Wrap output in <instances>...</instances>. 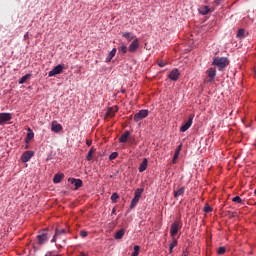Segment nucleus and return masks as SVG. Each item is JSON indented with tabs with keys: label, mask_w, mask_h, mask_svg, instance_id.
I'll list each match as a JSON object with an SVG mask.
<instances>
[{
	"label": "nucleus",
	"mask_w": 256,
	"mask_h": 256,
	"mask_svg": "<svg viewBox=\"0 0 256 256\" xmlns=\"http://www.w3.org/2000/svg\"><path fill=\"white\" fill-rule=\"evenodd\" d=\"M55 241H57V236L54 235V237L51 240V243H55Z\"/></svg>",
	"instance_id": "nucleus-43"
},
{
	"label": "nucleus",
	"mask_w": 256,
	"mask_h": 256,
	"mask_svg": "<svg viewBox=\"0 0 256 256\" xmlns=\"http://www.w3.org/2000/svg\"><path fill=\"white\" fill-rule=\"evenodd\" d=\"M119 199V194L113 193L111 196L112 203H117V200Z\"/></svg>",
	"instance_id": "nucleus-31"
},
{
	"label": "nucleus",
	"mask_w": 256,
	"mask_h": 256,
	"mask_svg": "<svg viewBox=\"0 0 256 256\" xmlns=\"http://www.w3.org/2000/svg\"><path fill=\"white\" fill-rule=\"evenodd\" d=\"M179 151H175V153H174V157H173V163H175V160L176 159H179Z\"/></svg>",
	"instance_id": "nucleus-39"
},
{
	"label": "nucleus",
	"mask_w": 256,
	"mask_h": 256,
	"mask_svg": "<svg viewBox=\"0 0 256 256\" xmlns=\"http://www.w3.org/2000/svg\"><path fill=\"white\" fill-rule=\"evenodd\" d=\"M122 37H124V39H127V41H133V39H135V36L131 32H124L122 34Z\"/></svg>",
	"instance_id": "nucleus-20"
},
{
	"label": "nucleus",
	"mask_w": 256,
	"mask_h": 256,
	"mask_svg": "<svg viewBox=\"0 0 256 256\" xmlns=\"http://www.w3.org/2000/svg\"><path fill=\"white\" fill-rule=\"evenodd\" d=\"M181 256H187V250L183 251Z\"/></svg>",
	"instance_id": "nucleus-46"
},
{
	"label": "nucleus",
	"mask_w": 256,
	"mask_h": 256,
	"mask_svg": "<svg viewBox=\"0 0 256 256\" xmlns=\"http://www.w3.org/2000/svg\"><path fill=\"white\" fill-rule=\"evenodd\" d=\"M92 141L91 140H87L86 141V145H88V147H91Z\"/></svg>",
	"instance_id": "nucleus-42"
},
{
	"label": "nucleus",
	"mask_w": 256,
	"mask_h": 256,
	"mask_svg": "<svg viewBox=\"0 0 256 256\" xmlns=\"http://www.w3.org/2000/svg\"><path fill=\"white\" fill-rule=\"evenodd\" d=\"M63 69H65V67L63 66V64H59V65L55 66V67L48 73V76H49V77H55V75H61V73H63Z\"/></svg>",
	"instance_id": "nucleus-4"
},
{
	"label": "nucleus",
	"mask_w": 256,
	"mask_h": 256,
	"mask_svg": "<svg viewBox=\"0 0 256 256\" xmlns=\"http://www.w3.org/2000/svg\"><path fill=\"white\" fill-rule=\"evenodd\" d=\"M165 65H167V63L163 60L158 61V67H165Z\"/></svg>",
	"instance_id": "nucleus-38"
},
{
	"label": "nucleus",
	"mask_w": 256,
	"mask_h": 256,
	"mask_svg": "<svg viewBox=\"0 0 256 256\" xmlns=\"http://www.w3.org/2000/svg\"><path fill=\"white\" fill-rule=\"evenodd\" d=\"M138 203H139V198L134 196V198L130 203V209H135Z\"/></svg>",
	"instance_id": "nucleus-24"
},
{
	"label": "nucleus",
	"mask_w": 256,
	"mask_h": 256,
	"mask_svg": "<svg viewBox=\"0 0 256 256\" xmlns=\"http://www.w3.org/2000/svg\"><path fill=\"white\" fill-rule=\"evenodd\" d=\"M209 11H211L209 6H202V7L199 8V14L200 15H207L209 13Z\"/></svg>",
	"instance_id": "nucleus-19"
},
{
	"label": "nucleus",
	"mask_w": 256,
	"mask_h": 256,
	"mask_svg": "<svg viewBox=\"0 0 256 256\" xmlns=\"http://www.w3.org/2000/svg\"><path fill=\"white\" fill-rule=\"evenodd\" d=\"M149 115V110H140L138 113L134 115V121L139 123V121H143Z\"/></svg>",
	"instance_id": "nucleus-3"
},
{
	"label": "nucleus",
	"mask_w": 256,
	"mask_h": 256,
	"mask_svg": "<svg viewBox=\"0 0 256 256\" xmlns=\"http://www.w3.org/2000/svg\"><path fill=\"white\" fill-rule=\"evenodd\" d=\"M125 236V229H120L118 232L115 234V239H123Z\"/></svg>",
	"instance_id": "nucleus-22"
},
{
	"label": "nucleus",
	"mask_w": 256,
	"mask_h": 256,
	"mask_svg": "<svg viewBox=\"0 0 256 256\" xmlns=\"http://www.w3.org/2000/svg\"><path fill=\"white\" fill-rule=\"evenodd\" d=\"M68 181L69 183L74 185L75 191H77V189H80V187H83V181L81 179L69 178Z\"/></svg>",
	"instance_id": "nucleus-11"
},
{
	"label": "nucleus",
	"mask_w": 256,
	"mask_h": 256,
	"mask_svg": "<svg viewBox=\"0 0 256 256\" xmlns=\"http://www.w3.org/2000/svg\"><path fill=\"white\" fill-rule=\"evenodd\" d=\"M116 53H117V48H113L106 58V63H111V60L113 59V57H115Z\"/></svg>",
	"instance_id": "nucleus-17"
},
{
	"label": "nucleus",
	"mask_w": 256,
	"mask_h": 256,
	"mask_svg": "<svg viewBox=\"0 0 256 256\" xmlns=\"http://www.w3.org/2000/svg\"><path fill=\"white\" fill-rule=\"evenodd\" d=\"M35 155L33 151H26L21 156L22 163H28V161H31V158Z\"/></svg>",
	"instance_id": "nucleus-9"
},
{
	"label": "nucleus",
	"mask_w": 256,
	"mask_h": 256,
	"mask_svg": "<svg viewBox=\"0 0 256 256\" xmlns=\"http://www.w3.org/2000/svg\"><path fill=\"white\" fill-rule=\"evenodd\" d=\"M33 137H35V133H33V130H31V128H29L28 133L25 138V142L29 143L30 141H32Z\"/></svg>",
	"instance_id": "nucleus-18"
},
{
	"label": "nucleus",
	"mask_w": 256,
	"mask_h": 256,
	"mask_svg": "<svg viewBox=\"0 0 256 256\" xmlns=\"http://www.w3.org/2000/svg\"><path fill=\"white\" fill-rule=\"evenodd\" d=\"M117 111H119V107L117 106L109 107L106 112V117H109V118L115 117V113H117Z\"/></svg>",
	"instance_id": "nucleus-12"
},
{
	"label": "nucleus",
	"mask_w": 256,
	"mask_h": 256,
	"mask_svg": "<svg viewBox=\"0 0 256 256\" xmlns=\"http://www.w3.org/2000/svg\"><path fill=\"white\" fill-rule=\"evenodd\" d=\"M93 153H95V148H91L86 156L87 161H92L93 160Z\"/></svg>",
	"instance_id": "nucleus-25"
},
{
	"label": "nucleus",
	"mask_w": 256,
	"mask_h": 256,
	"mask_svg": "<svg viewBox=\"0 0 256 256\" xmlns=\"http://www.w3.org/2000/svg\"><path fill=\"white\" fill-rule=\"evenodd\" d=\"M194 115H190L188 120L180 127L181 133H185L192 125H193V118Z\"/></svg>",
	"instance_id": "nucleus-5"
},
{
	"label": "nucleus",
	"mask_w": 256,
	"mask_h": 256,
	"mask_svg": "<svg viewBox=\"0 0 256 256\" xmlns=\"http://www.w3.org/2000/svg\"><path fill=\"white\" fill-rule=\"evenodd\" d=\"M142 193H143V188H141V189L138 188L135 191V196L134 197H137L138 199H141Z\"/></svg>",
	"instance_id": "nucleus-30"
},
{
	"label": "nucleus",
	"mask_w": 256,
	"mask_h": 256,
	"mask_svg": "<svg viewBox=\"0 0 256 256\" xmlns=\"http://www.w3.org/2000/svg\"><path fill=\"white\" fill-rule=\"evenodd\" d=\"M225 251H226L225 247L218 248V255H223Z\"/></svg>",
	"instance_id": "nucleus-37"
},
{
	"label": "nucleus",
	"mask_w": 256,
	"mask_h": 256,
	"mask_svg": "<svg viewBox=\"0 0 256 256\" xmlns=\"http://www.w3.org/2000/svg\"><path fill=\"white\" fill-rule=\"evenodd\" d=\"M112 213H115V208H113Z\"/></svg>",
	"instance_id": "nucleus-48"
},
{
	"label": "nucleus",
	"mask_w": 256,
	"mask_h": 256,
	"mask_svg": "<svg viewBox=\"0 0 256 256\" xmlns=\"http://www.w3.org/2000/svg\"><path fill=\"white\" fill-rule=\"evenodd\" d=\"M206 73L209 77L210 83L215 81V77L217 76V70H215V68L208 69Z\"/></svg>",
	"instance_id": "nucleus-13"
},
{
	"label": "nucleus",
	"mask_w": 256,
	"mask_h": 256,
	"mask_svg": "<svg viewBox=\"0 0 256 256\" xmlns=\"http://www.w3.org/2000/svg\"><path fill=\"white\" fill-rule=\"evenodd\" d=\"M137 49H139V39L135 38L129 45L128 51L130 53H136Z\"/></svg>",
	"instance_id": "nucleus-10"
},
{
	"label": "nucleus",
	"mask_w": 256,
	"mask_h": 256,
	"mask_svg": "<svg viewBox=\"0 0 256 256\" xmlns=\"http://www.w3.org/2000/svg\"><path fill=\"white\" fill-rule=\"evenodd\" d=\"M25 39H29V32H27L25 35H24V40Z\"/></svg>",
	"instance_id": "nucleus-45"
},
{
	"label": "nucleus",
	"mask_w": 256,
	"mask_h": 256,
	"mask_svg": "<svg viewBox=\"0 0 256 256\" xmlns=\"http://www.w3.org/2000/svg\"><path fill=\"white\" fill-rule=\"evenodd\" d=\"M212 65H215L216 67H218L219 71H223V69H225V67H227V58H225V57L214 58Z\"/></svg>",
	"instance_id": "nucleus-1"
},
{
	"label": "nucleus",
	"mask_w": 256,
	"mask_h": 256,
	"mask_svg": "<svg viewBox=\"0 0 256 256\" xmlns=\"http://www.w3.org/2000/svg\"><path fill=\"white\" fill-rule=\"evenodd\" d=\"M211 211H213V208L209 204H205L204 213H211Z\"/></svg>",
	"instance_id": "nucleus-32"
},
{
	"label": "nucleus",
	"mask_w": 256,
	"mask_h": 256,
	"mask_svg": "<svg viewBox=\"0 0 256 256\" xmlns=\"http://www.w3.org/2000/svg\"><path fill=\"white\" fill-rule=\"evenodd\" d=\"M182 227L183 223H181L180 221H175L174 223H172L170 227L171 237H175L179 233V231H181Z\"/></svg>",
	"instance_id": "nucleus-2"
},
{
	"label": "nucleus",
	"mask_w": 256,
	"mask_h": 256,
	"mask_svg": "<svg viewBox=\"0 0 256 256\" xmlns=\"http://www.w3.org/2000/svg\"><path fill=\"white\" fill-rule=\"evenodd\" d=\"M31 78V74H26L24 75L20 80H19V84L23 85V83L27 82V79Z\"/></svg>",
	"instance_id": "nucleus-27"
},
{
	"label": "nucleus",
	"mask_w": 256,
	"mask_h": 256,
	"mask_svg": "<svg viewBox=\"0 0 256 256\" xmlns=\"http://www.w3.org/2000/svg\"><path fill=\"white\" fill-rule=\"evenodd\" d=\"M237 37L239 39H243L245 37V29H243V28L239 29L237 32Z\"/></svg>",
	"instance_id": "nucleus-28"
},
{
	"label": "nucleus",
	"mask_w": 256,
	"mask_h": 256,
	"mask_svg": "<svg viewBox=\"0 0 256 256\" xmlns=\"http://www.w3.org/2000/svg\"><path fill=\"white\" fill-rule=\"evenodd\" d=\"M118 51L120 53H123V55H125V53H127V46L122 45L120 48H118Z\"/></svg>",
	"instance_id": "nucleus-33"
},
{
	"label": "nucleus",
	"mask_w": 256,
	"mask_h": 256,
	"mask_svg": "<svg viewBox=\"0 0 256 256\" xmlns=\"http://www.w3.org/2000/svg\"><path fill=\"white\" fill-rule=\"evenodd\" d=\"M87 235H88L87 231H85V230L80 231V237H82L83 239H85V237H87Z\"/></svg>",
	"instance_id": "nucleus-36"
},
{
	"label": "nucleus",
	"mask_w": 256,
	"mask_h": 256,
	"mask_svg": "<svg viewBox=\"0 0 256 256\" xmlns=\"http://www.w3.org/2000/svg\"><path fill=\"white\" fill-rule=\"evenodd\" d=\"M129 137H131V132L125 131L119 138V143H127L129 140Z\"/></svg>",
	"instance_id": "nucleus-14"
},
{
	"label": "nucleus",
	"mask_w": 256,
	"mask_h": 256,
	"mask_svg": "<svg viewBox=\"0 0 256 256\" xmlns=\"http://www.w3.org/2000/svg\"><path fill=\"white\" fill-rule=\"evenodd\" d=\"M254 73H255V75H256V67L254 68Z\"/></svg>",
	"instance_id": "nucleus-47"
},
{
	"label": "nucleus",
	"mask_w": 256,
	"mask_h": 256,
	"mask_svg": "<svg viewBox=\"0 0 256 256\" xmlns=\"http://www.w3.org/2000/svg\"><path fill=\"white\" fill-rule=\"evenodd\" d=\"M185 195V187H181L178 191L174 192V197L177 199V197H181Z\"/></svg>",
	"instance_id": "nucleus-21"
},
{
	"label": "nucleus",
	"mask_w": 256,
	"mask_h": 256,
	"mask_svg": "<svg viewBox=\"0 0 256 256\" xmlns=\"http://www.w3.org/2000/svg\"><path fill=\"white\" fill-rule=\"evenodd\" d=\"M232 201L234 203H243V199H241V197L239 196H235L234 198H232Z\"/></svg>",
	"instance_id": "nucleus-35"
},
{
	"label": "nucleus",
	"mask_w": 256,
	"mask_h": 256,
	"mask_svg": "<svg viewBox=\"0 0 256 256\" xmlns=\"http://www.w3.org/2000/svg\"><path fill=\"white\" fill-rule=\"evenodd\" d=\"M13 119V115L11 113H0V125H5V123H9Z\"/></svg>",
	"instance_id": "nucleus-7"
},
{
	"label": "nucleus",
	"mask_w": 256,
	"mask_h": 256,
	"mask_svg": "<svg viewBox=\"0 0 256 256\" xmlns=\"http://www.w3.org/2000/svg\"><path fill=\"white\" fill-rule=\"evenodd\" d=\"M46 256H61V255H59V254L56 255V254H53V253L50 252V253L46 254Z\"/></svg>",
	"instance_id": "nucleus-44"
},
{
	"label": "nucleus",
	"mask_w": 256,
	"mask_h": 256,
	"mask_svg": "<svg viewBox=\"0 0 256 256\" xmlns=\"http://www.w3.org/2000/svg\"><path fill=\"white\" fill-rule=\"evenodd\" d=\"M179 77H181V73L179 72V69H177V68H174L168 74V79H170V81H179Z\"/></svg>",
	"instance_id": "nucleus-6"
},
{
	"label": "nucleus",
	"mask_w": 256,
	"mask_h": 256,
	"mask_svg": "<svg viewBox=\"0 0 256 256\" xmlns=\"http://www.w3.org/2000/svg\"><path fill=\"white\" fill-rule=\"evenodd\" d=\"M117 157H119V153L113 152L112 154H110L109 159L110 161H113L114 159H117Z\"/></svg>",
	"instance_id": "nucleus-34"
},
{
	"label": "nucleus",
	"mask_w": 256,
	"mask_h": 256,
	"mask_svg": "<svg viewBox=\"0 0 256 256\" xmlns=\"http://www.w3.org/2000/svg\"><path fill=\"white\" fill-rule=\"evenodd\" d=\"M221 3H223V0H215L216 5H221Z\"/></svg>",
	"instance_id": "nucleus-41"
},
{
	"label": "nucleus",
	"mask_w": 256,
	"mask_h": 256,
	"mask_svg": "<svg viewBox=\"0 0 256 256\" xmlns=\"http://www.w3.org/2000/svg\"><path fill=\"white\" fill-rule=\"evenodd\" d=\"M181 149H183V144H180V145L177 147L176 151H178V153H181Z\"/></svg>",
	"instance_id": "nucleus-40"
},
{
	"label": "nucleus",
	"mask_w": 256,
	"mask_h": 256,
	"mask_svg": "<svg viewBox=\"0 0 256 256\" xmlns=\"http://www.w3.org/2000/svg\"><path fill=\"white\" fill-rule=\"evenodd\" d=\"M51 131H53V133H61V131H63V126L61 124H52Z\"/></svg>",
	"instance_id": "nucleus-16"
},
{
	"label": "nucleus",
	"mask_w": 256,
	"mask_h": 256,
	"mask_svg": "<svg viewBox=\"0 0 256 256\" xmlns=\"http://www.w3.org/2000/svg\"><path fill=\"white\" fill-rule=\"evenodd\" d=\"M175 247H177V239L173 238L169 245V253H173V249H175Z\"/></svg>",
	"instance_id": "nucleus-23"
},
{
	"label": "nucleus",
	"mask_w": 256,
	"mask_h": 256,
	"mask_svg": "<svg viewBox=\"0 0 256 256\" xmlns=\"http://www.w3.org/2000/svg\"><path fill=\"white\" fill-rule=\"evenodd\" d=\"M148 165H149V161L147 160V158H144L142 163L139 166V173H143V171H146Z\"/></svg>",
	"instance_id": "nucleus-15"
},
{
	"label": "nucleus",
	"mask_w": 256,
	"mask_h": 256,
	"mask_svg": "<svg viewBox=\"0 0 256 256\" xmlns=\"http://www.w3.org/2000/svg\"><path fill=\"white\" fill-rule=\"evenodd\" d=\"M38 239V245H45V243H47V241H49V236L47 235V232H44L39 234L37 236Z\"/></svg>",
	"instance_id": "nucleus-8"
},
{
	"label": "nucleus",
	"mask_w": 256,
	"mask_h": 256,
	"mask_svg": "<svg viewBox=\"0 0 256 256\" xmlns=\"http://www.w3.org/2000/svg\"><path fill=\"white\" fill-rule=\"evenodd\" d=\"M63 174H56L53 178L54 183H61V179H63Z\"/></svg>",
	"instance_id": "nucleus-26"
},
{
	"label": "nucleus",
	"mask_w": 256,
	"mask_h": 256,
	"mask_svg": "<svg viewBox=\"0 0 256 256\" xmlns=\"http://www.w3.org/2000/svg\"><path fill=\"white\" fill-rule=\"evenodd\" d=\"M65 233H67V230L65 229L60 230L59 228H57L55 232V237H59V235H65Z\"/></svg>",
	"instance_id": "nucleus-29"
}]
</instances>
